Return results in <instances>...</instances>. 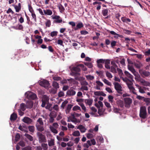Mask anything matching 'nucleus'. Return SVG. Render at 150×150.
Wrapping results in <instances>:
<instances>
[{
    "label": "nucleus",
    "mask_w": 150,
    "mask_h": 150,
    "mask_svg": "<svg viewBox=\"0 0 150 150\" xmlns=\"http://www.w3.org/2000/svg\"><path fill=\"white\" fill-rule=\"evenodd\" d=\"M79 67L78 65L76 67H72L71 69V72L70 74L71 75L75 77V80L78 81L80 80V79L78 76L80 75V72L81 71V69Z\"/></svg>",
    "instance_id": "f257e3e1"
},
{
    "label": "nucleus",
    "mask_w": 150,
    "mask_h": 150,
    "mask_svg": "<svg viewBox=\"0 0 150 150\" xmlns=\"http://www.w3.org/2000/svg\"><path fill=\"white\" fill-rule=\"evenodd\" d=\"M147 113L146 108L145 106H142L140 108L139 116L143 119L146 118L147 117Z\"/></svg>",
    "instance_id": "f03ea898"
},
{
    "label": "nucleus",
    "mask_w": 150,
    "mask_h": 150,
    "mask_svg": "<svg viewBox=\"0 0 150 150\" xmlns=\"http://www.w3.org/2000/svg\"><path fill=\"white\" fill-rule=\"evenodd\" d=\"M37 136L38 137V141L40 143H45L47 139L45 136L40 132L37 133Z\"/></svg>",
    "instance_id": "7ed1b4c3"
},
{
    "label": "nucleus",
    "mask_w": 150,
    "mask_h": 150,
    "mask_svg": "<svg viewBox=\"0 0 150 150\" xmlns=\"http://www.w3.org/2000/svg\"><path fill=\"white\" fill-rule=\"evenodd\" d=\"M26 97L30 100H35L37 97L36 94L31 92H26L25 94Z\"/></svg>",
    "instance_id": "20e7f679"
},
{
    "label": "nucleus",
    "mask_w": 150,
    "mask_h": 150,
    "mask_svg": "<svg viewBox=\"0 0 150 150\" xmlns=\"http://www.w3.org/2000/svg\"><path fill=\"white\" fill-rule=\"evenodd\" d=\"M139 72L142 77H149L150 76V72L143 69H140Z\"/></svg>",
    "instance_id": "39448f33"
},
{
    "label": "nucleus",
    "mask_w": 150,
    "mask_h": 150,
    "mask_svg": "<svg viewBox=\"0 0 150 150\" xmlns=\"http://www.w3.org/2000/svg\"><path fill=\"white\" fill-rule=\"evenodd\" d=\"M124 101L125 103V107L127 108H129L132 103V99L129 98H125Z\"/></svg>",
    "instance_id": "423d86ee"
},
{
    "label": "nucleus",
    "mask_w": 150,
    "mask_h": 150,
    "mask_svg": "<svg viewBox=\"0 0 150 150\" xmlns=\"http://www.w3.org/2000/svg\"><path fill=\"white\" fill-rule=\"evenodd\" d=\"M52 18L54 20L53 21L54 23H59L62 22V18L59 16H52Z\"/></svg>",
    "instance_id": "0eeeda50"
},
{
    "label": "nucleus",
    "mask_w": 150,
    "mask_h": 150,
    "mask_svg": "<svg viewBox=\"0 0 150 150\" xmlns=\"http://www.w3.org/2000/svg\"><path fill=\"white\" fill-rule=\"evenodd\" d=\"M69 118H70L71 122L74 123L75 124H76L77 123L80 122V120L76 118L74 114L72 113L71 114V116H69Z\"/></svg>",
    "instance_id": "6e6552de"
},
{
    "label": "nucleus",
    "mask_w": 150,
    "mask_h": 150,
    "mask_svg": "<svg viewBox=\"0 0 150 150\" xmlns=\"http://www.w3.org/2000/svg\"><path fill=\"white\" fill-rule=\"evenodd\" d=\"M39 84L45 88H47L49 86L50 83L48 81L46 80H44L39 82Z\"/></svg>",
    "instance_id": "1a4fd4ad"
},
{
    "label": "nucleus",
    "mask_w": 150,
    "mask_h": 150,
    "mask_svg": "<svg viewBox=\"0 0 150 150\" xmlns=\"http://www.w3.org/2000/svg\"><path fill=\"white\" fill-rule=\"evenodd\" d=\"M115 88L117 93H122L121 91H122V87L117 82L115 83L114 84Z\"/></svg>",
    "instance_id": "9d476101"
},
{
    "label": "nucleus",
    "mask_w": 150,
    "mask_h": 150,
    "mask_svg": "<svg viewBox=\"0 0 150 150\" xmlns=\"http://www.w3.org/2000/svg\"><path fill=\"white\" fill-rule=\"evenodd\" d=\"M127 84L129 88L130 91H132L133 94L137 95V93L134 92V91L135 90V89L132 86L133 83H132L131 81H130V82H127Z\"/></svg>",
    "instance_id": "9b49d317"
},
{
    "label": "nucleus",
    "mask_w": 150,
    "mask_h": 150,
    "mask_svg": "<svg viewBox=\"0 0 150 150\" xmlns=\"http://www.w3.org/2000/svg\"><path fill=\"white\" fill-rule=\"evenodd\" d=\"M22 121L24 122L28 125L30 124L33 122L32 119L27 117H24Z\"/></svg>",
    "instance_id": "f8f14e48"
},
{
    "label": "nucleus",
    "mask_w": 150,
    "mask_h": 150,
    "mask_svg": "<svg viewBox=\"0 0 150 150\" xmlns=\"http://www.w3.org/2000/svg\"><path fill=\"white\" fill-rule=\"evenodd\" d=\"M25 105L26 108L31 109L33 108V103L32 101L28 100L26 102Z\"/></svg>",
    "instance_id": "ddd939ff"
},
{
    "label": "nucleus",
    "mask_w": 150,
    "mask_h": 150,
    "mask_svg": "<svg viewBox=\"0 0 150 150\" xmlns=\"http://www.w3.org/2000/svg\"><path fill=\"white\" fill-rule=\"evenodd\" d=\"M83 24L81 22L78 23L77 24L76 26L74 28V30L76 31L80 29L83 27Z\"/></svg>",
    "instance_id": "4468645a"
},
{
    "label": "nucleus",
    "mask_w": 150,
    "mask_h": 150,
    "mask_svg": "<svg viewBox=\"0 0 150 150\" xmlns=\"http://www.w3.org/2000/svg\"><path fill=\"white\" fill-rule=\"evenodd\" d=\"M17 118V115L15 112L13 113L11 115L10 117V120L11 121H14L16 120Z\"/></svg>",
    "instance_id": "2eb2a0df"
},
{
    "label": "nucleus",
    "mask_w": 150,
    "mask_h": 150,
    "mask_svg": "<svg viewBox=\"0 0 150 150\" xmlns=\"http://www.w3.org/2000/svg\"><path fill=\"white\" fill-rule=\"evenodd\" d=\"M76 93L75 91L73 89H70L68 90L67 92V95L68 96H73Z\"/></svg>",
    "instance_id": "dca6fc26"
},
{
    "label": "nucleus",
    "mask_w": 150,
    "mask_h": 150,
    "mask_svg": "<svg viewBox=\"0 0 150 150\" xmlns=\"http://www.w3.org/2000/svg\"><path fill=\"white\" fill-rule=\"evenodd\" d=\"M108 11L107 9H103L102 11V14L104 16H107L105 17V19H107L108 18Z\"/></svg>",
    "instance_id": "f3484780"
},
{
    "label": "nucleus",
    "mask_w": 150,
    "mask_h": 150,
    "mask_svg": "<svg viewBox=\"0 0 150 150\" xmlns=\"http://www.w3.org/2000/svg\"><path fill=\"white\" fill-rule=\"evenodd\" d=\"M35 126L38 130L40 132H42L44 130L43 125L36 124Z\"/></svg>",
    "instance_id": "a211bd4d"
},
{
    "label": "nucleus",
    "mask_w": 150,
    "mask_h": 150,
    "mask_svg": "<svg viewBox=\"0 0 150 150\" xmlns=\"http://www.w3.org/2000/svg\"><path fill=\"white\" fill-rule=\"evenodd\" d=\"M73 106V105L71 104H69L67 105L65 110L66 113L67 114L69 113Z\"/></svg>",
    "instance_id": "6ab92c4d"
},
{
    "label": "nucleus",
    "mask_w": 150,
    "mask_h": 150,
    "mask_svg": "<svg viewBox=\"0 0 150 150\" xmlns=\"http://www.w3.org/2000/svg\"><path fill=\"white\" fill-rule=\"evenodd\" d=\"M117 103L118 106L122 108L124 107V102L123 101L121 100H119L117 101Z\"/></svg>",
    "instance_id": "aec40b11"
},
{
    "label": "nucleus",
    "mask_w": 150,
    "mask_h": 150,
    "mask_svg": "<svg viewBox=\"0 0 150 150\" xmlns=\"http://www.w3.org/2000/svg\"><path fill=\"white\" fill-rule=\"evenodd\" d=\"M77 129H79L81 132L82 133L85 132L86 130V129L85 127L81 125H79L77 127Z\"/></svg>",
    "instance_id": "412c9836"
},
{
    "label": "nucleus",
    "mask_w": 150,
    "mask_h": 150,
    "mask_svg": "<svg viewBox=\"0 0 150 150\" xmlns=\"http://www.w3.org/2000/svg\"><path fill=\"white\" fill-rule=\"evenodd\" d=\"M124 73L125 75L130 80H133V76L128 71H125L124 72Z\"/></svg>",
    "instance_id": "4be33fe9"
},
{
    "label": "nucleus",
    "mask_w": 150,
    "mask_h": 150,
    "mask_svg": "<svg viewBox=\"0 0 150 150\" xmlns=\"http://www.w3.org/2000/svg\"><path fill=\"white\" fill-rule=\"evenodd\" d=\"M128 69L133 73L134 76H136L137 74V73L136 72L135 69H134L133 67L131 66L128 67Z\"/></svg>",
    "instance_id": "5701e85b"
},
{
    "label": "nucleus",
    "mask_w": 150,
    "mask_h": 150,
    "mask_svg": "<svg viewBox=\"0 0 150 150\" xmlns=\"http://www.w3.org/2000/svg\"><path fill=\"white\" fill-rule=\"evenodd\" d=\"M25 136L30 141H33V138L32 136L30 135L25 133L24 134Z\"/></svg>",
    "instance_id": "b1692460"
},
{
    "label": "nucleus",
    "mask_w": 150,
    "mask_h": 150,
    "mask_svg": "<svg viewBox=\"0 0 150 150\" xmlns=\"http://www.w3.org/2000/svg\"><path fill=\"white\" fill-rule=\"evenodd\" d=\"M41 146L43 150H47L48 149L47 144L45 143H41Z\"/></svg>",
    "instance_id": "393cba45"
},
{
    "label": "nucleus",
    "mask_w": 150,
    "mask_h": 150,
    "mask_svg": "<svg viewBox=\"0 0 150 150\" xmlns=\"http://www.w3.org/2000/svg\"><path fill=\"white\" fill-rule=\"evenodd\" d=\"M134 65L135 67L138 69H140L141 67L143 66L142 64L139 62L135 63Z\"/></svg>",
    "instance_id": "a878e982"
},
{
    "label": "nucleus",
    "mask_w": 150,
    "mask_h": 150,
    "mask_svg": "<svg viewBox=\"0 0 150 150\" xmlns=\"http://www.w3.org/2000/svg\"><path fill=\"white\" fill-rule=\"evenodd\" d=\"M26 105L23 103L21 104L20 105V109L21 110L23 111H24L26 109Z\"/></svg>",
    "instance_id": "bb28decb"
},
{
    "label": "nucleus",
    "mask_w": 150,
    "mask_h": 150,
    "mask_svg": "<svg viewBox=\"0 0 150 150\" xmlns=\"http://www.w3.org/2000/svg\"><path fill=\"white\" fill-rule=\"evenodd\" d=\"M43 11L45 14L48 15H51L52 13V11L50 9H47L46 10H44Z\"/></svg>",
    "instance_id": "cd10ccee"
},
{
    "label": "nucleus",
    "mask_w": 150,
    "mask_h": 150,
    "mask_svg": "<svg viewBox=\"0 0 150 150\" xmlns=\"http://www.w3.org/2000/svg\"><path fill=\"white\" fill-rule=\"evenodd\" d=\"M93 102V100L91 99H86L85 101V102L89 105H92Z\"/></svg>",
    "instance_id": "c85d7f7f"
},
{
    "label": "nucleus",
    "mask_w": 150,
    "mask_h": 150,
    "mask_svg": "<svg viewBox=\"0 0 150 150\" xmlns=\"http://www.w3.org/2000/svg\"><path fill=\"white\" fill-rule=\"evenodd\" d=\"M50 128L51 132L54 134H57L58 131L56 129V128H54L53 126H51L50 127Z\"/></svg>",
    "instance_id": "c756f323"
},
{
    "label": "nucleus",
    "mask_w": 150,
    "mask_h": 150,
    "mask_svg": "<svg viewBox=\"0 0 150 150\" xmlns=\"http://www.w3.org/2000/svg\"><path fill=\"white\" fill-rule=\"evenodd\" d=\"M49 100V98L46 95H44L42 99V101L48 102Z\"/></svg>",
    "instance_id": "7c9ffc66"
},
{
    "label": "nucleus",
    "mask_w": 150,
    "mask_h": 150,
    "mask_svg": "<svg viewBox=\"0 0 150 150\" xmlns=\"http://www.w3.org/2000/svg\"><path fill=\"white\" fill-rule=\"evenodd\" d=\"M48 144L50 146H54V140L52 139H51L50 141H48Z\"/></svg>",
    "instance_id": "2f4dec72"
},
{
    "label": "nucleus",
    "mask_w": 150,
    "mask_h": 150,
    "mask_svg": "<svg viewBox=\"0 0 150 150\" xmlns=\"http://www.w3.org/2000/svg\"><path fill=\"white\" fill-rule=\"evenodd\" d=\"M57 116V112L54 111H52L49 115L50 117L55 118Z\"/></svg>",
    "instance_id": "473e14b6"
},
{
    "label": "nucleus",
    "mask_w": 150,
    "mask_h": 150,
    "mask_svg": "<svg viewBox=\"0 0 150 150\" xmlns=\"http://www.w3.org/2000/svg\"><path fill=\"white\" fill-rule=\"evenodd\" d=\"M28 129L29 131L33 133L35 131V127L34 126H29L28 127Z\"/></svg>",
    "instance_id": "72a5a7b5"
},
{
    "label": "nucleus",
    "mask_w": 150,
    "mask_h": 150,
    "mask_svg": "<svg viewBox=\"0 0 150 150\" xmlns=\"http://www.w3.org/2000/svg\"><path fill=\"white\" fill-rule=\"evenodd\" d=\"M52 86L55 88L57 89L59 87V84L57 82L53 81L52 83Z\"/></svg>",
    "instance_id": "f704fd0d"
},
{
    "label": "nucleus",
    "mask_w": 150,
    "mask_h": 150,
    "mask_svg": "<svg viewBox=\"0 0 150 150\" xmlns=\"http://www.w3.org/2000/svg\"><path fill=\"white\" fill-rule=\"evenodd\" d=\"M59 9L60 10V11L61 13L63 12L64 10L65 9L64 7L61 4L58 5L57 6Z\"/></svg>",
    "instance_id": "c9c22d12"
},
{
    "label": "nucleus",
    "mask_w": 150,
    "mask_h": 150,
    "mask_svg": "<svg viewBox=\"0 0 150 150\" xmlns=\"http://www.w3.org/2000/svg\"><path fill=\"white\" fill-rule=\"evenodd\" d=\"M37 122H38L36 124L40 125H43L44 123L43 122L42 119L41 118H39L37 120Z\"/></svg>",
    "instance_id": "e433bc0d"
},
{
    "label": "nucleus",
    "mask_w": 150,
    "mask_h": 150,
    "mask_svg": "<svg viewBox=\"0 0 150 150\" xmlns=\"http://www.w3.org/2000/svg\"><path fill=\"white\" fill-rule=\"evenodd\" d=\"M104 111V110L103 108H99L98 109V113L100 116H101L103 114Z\"/></svg>",
    "instance_id": "4c0bfd02"
},
{
    "label": "nucleus",
    "mask_w": 150,
    "mask_h": 150,
    "mask_svg": "<svg viewBox=\"0 0 150 150\" xmlns=\"http://www.w3.org/2000/svg\"><path fill=\"white\" fill-rule=\"evenodd\" d=\"M84 64L89 68H91L93 67L92 64L91 62H84Z\"/></svg>",
    "instance_id": "58836bf2"
},
{
    "label": "nucleus",
    "mask_w": 150,
    "mask_h": 150,
    "mask_svg": "<svg viewBox=\"0 0 150 150\" xmlns=\"http://www.w3.org/2000/svg\"><path fill=\"white\" fill-rule=\"evenodd\" d=\"M72 134L74 136H79L80 135V133L79 131H76L73 132Z\"/></svg>",
    "instance_id": "ea45409f"
},
{
    "label": "nucleus",
    "mask_w": 150,
    "mask_h": 150,
    "mask_svg": "<svg viewBox=\"0 0 150 150\" xmlns=\"http://www.w3.org/2000/svg\"><path fill=\"white\" fill-rule=\"evenodd\" d=\"M78 66L82 68V69L84 71H86L87 70V68L83 64H79Z\"/></svg>",
    "instance_id": "a19ab883"
},
{
    "label": "nucleus",
    "mask_w": 150,
    "mask_h": 150,
    "mask_svg": "<svg viewBox=\"0 0 150 150\" xmlns=\"http://www.w3.org/2000/svg\"><path fill=\"white\" fill-rule=\"evenodd\" d=\"M103 81L106 84H107V85L108 86H111V83L109 82L108 80H107L105 79H103Z\"/></svg>",
    "instance_id": "79ce46f5"
},
{
    "label": "nucleus",
    "mask_w": 150,
    "mask_h": 150,
    "mask_svg": "<svg viewBox=\"0 0 150 150\" xmlns=\"http://www.w3.org/2000/svg\"><path fill=\"white\" fill-rule=\"evenodd\" d=\"M69 24L72 26V29L74 30V28H75L76 24L75 22L73 21H71L69 22Z\"/></svg>",
    "instance_id": "37998d69"
},
{
    "label": "nucleus",
    "mask_w": 150,
    "mask_h": 150,
    "mask_svg": "<svg viewBox=\"0 0 150 150\" xmlns=\"http://www.w3.org/2000/svg\"><path fill=\"white\" fill-rule=\"evenodd\" d=\"M52 105L49 103L47 104V106L45 107V108L46 109H48L50 111L52 110V109L51 108Z\"/></svg>",
    "instance_id": "c03bdc74"
},
{
    "label": "nucleus",
    "mask_w": 150,
    "mask_h": 150,
    "mask_svg": "<svg viewBox=\"0 0 150 150\" xmlns=\"http://www.w3.org/2000/svg\"><path fill=\"white\" fill-rule=\"evenodd\" d=\"M117 71L119 72V74L120 75V78H122V75L123 74L122 72V71L121 69H120L119 68H117Z\"/></svg>",
    "instance_id": "a18cd8bd"
},
{
    "label": "nucleus",
    "mask_w": 150,
    "mask_h": 150,
    "mask_svg": "<svg viewBox=\"0 0 150 150\" xmlns=\"http://www.w3.org/2000/svg\"><path fill=\"white\" fill-rule=\"evenodd\" d=\"M117 68L111 66L110 68V69L111 68V71L113 73H116L117 72L116 69H117Z\"/></svg>",
    "instance_id": "49530a36"
},
{
    "label": "nucleus",
    "mask_w": 150,
    "mask_h": 150,
    "mask_svg": "<svg viewBox=\"0 0 150 150\" xmlns=\"http://www.w3.org/2000/svg\"><path fill=\"white\" fill-rule=\"evenodd\" d=\"M51 21L50 20H47V21L45 23V25L46 27H49L51 25Z\"/></svg>",
    "instance_id": "de8ad7c7"
},
{
    "label": "nucleus",
    "mask_w": 150,
    "mask_h": 150,
    "mask_svg": "<svg viewBox=\"0 0 150 150\" xmlns=\"http://www.w3.org/2000/svg\"><path fill=\"white\" fill-rule=\"evenodd\" d=\"M68 102L67 100H65L63 102L62 104L61 105V107L63 108L64 109V107L66 105V104H67Z\"/></svg>",
    "instance_id": "09e8293b"
},
{
    "label": "nucleus",
    "mask_w": 150,
    "mask_h": 150,
    "mask_svg": "<svg viewBox=\"0 0 150 150\" xmlns=\"http://www.w3.org/2000/svg\"><path fill=\"white\" fill-rule=\"evenodd\" d=\"M31 16L32 17V18L33 19L34 21L35 22H37V18L35 14V12L33 13H32Z\"/></svg>",
    "instance_id": "8fccbe9b"
},
{
    "label": "nucleus",
    "mask_w": 150,
    "mask_h": 150,
    "mask_svg": "<svg viewBox=\"0 0 150 150\" xmlns=\"http://www.w3.org/2000/svg\"><path fill=\"white\" fill-rule=\"evenodd\" d=\"M72 110L73 111H76V110H81V109L80 107H79V106L78 105H76V106H74L73 107V109H72Z\"/></svg>",
    "instance_id": "3c124183"
},
{
    "label": "nucleus",
    "mask_w": 150,
    "mask_h": 150,
    "mask_svg": "<svg viewBox=\"0 0 150 150\" xmlns=\"http://www.w3.org/2000/svg\"><path fill=\"white\" fill-rule=\"evenodd\" d=\"M28 9L31 13L34 12V11L33 8V7L30 5L28 4Z\"/></svg>",
    "instance_id": "603ef678"
},
{
    "label": "nucleus",
    "mask_w": 150,
    "mask_h": 150,
    "mask_svg": "<svg viewBox=\"0 0 150 150\" xmlns=\"http://www.w3.org/2000/svg\"><path fill=\"white\" fill-rule=\"evenodd\" d=\"M20 137V134L18 133H17L15 137V140L16 142H18L19 139Z\"/></svg>",
    "instance_id": "864d4df0"
},
{
    "label": "nucleus",
    "mask_w": 150,
    "mask_h": 150,
    "mask_svg": "<svg viewBox=\"0 0 150 150\" xmlns=\"http://www.w3.org/2000/svg\"><path fill=\"white\" fill-rule=\"evenodd\" d=\"M50 92L53 94H55L57 92V89L56 88H51L50 90Z\"/></svg>",
    "instance_id": "5fc2aeb1"
},
{
    "label": "nucleus",
    "mask_w": 150,
    "mask_h": 150,
    "mask_svg": "<svg viewBox=\"0 0 150 150\" xmlns=\"http://www.w3.org/2000/svg\"><path fill=\"white\" fill-rule=\"evenodd\" d=\"M88 90V87L86 86H82L80 88V90L83 91L84 90L87 91Z\"/></svg>",
    "instance_id": "6e6d98bb"
},
{
    "label": "nucleus",
    "mask_w": 150,
    "mask_h": 150,
    "mask_svg": "<svg viewBox=\"0 0 150 150\" xmlns=\"http://www.w3.org/2000/svg\"><path fill=\"white\" fill-rule=\"evenodd\" d=\"M81 85L82 86H86L88 85V83L86 81H83L81 82Z\"/></svg>",
    "instance_id": "4d7b16f0"
},
{
    "label": "nucleus",
    "mask_w": 150,
    "mask_h": 150,
    "mask_svg": "<svg viewBox=\"0 0 150 150\" xmlns=\"http://www.w3.org/2000/svg\"><path fill=\"white\" fill-rule=\"evenodd\" d=\"M106 76L109 78H112V76L111 74L108 71L106 72Z\"/></svg>",
    "instance_id": "13d9d810"
},
{
    "label": "nucleus",
    "mask_w": 150,
    "mask_h": 150,
    "mask_svg": "<svg viewBox=\"0 0 150 150\" xmlns=\"http://www.w3.org/2000/svg\"><path fill=\"white\" fill-rule=\"evenodd\" d=\"M58 33L56 31H54L51 32L50 33V35L52 37H53L54 36H56Z\"/></svg>",
    "instance_id": "bf43d9fd"
},
{
    "label": "nucleus",
    "mask_w": 150,
    "mask_h": 150,
    "mask_svg": "<svg viewBox=\"0 0 150 150\" xmlns=\"http://www.w3.org/2000/svg\"><path fill=\"white\" fill-rule=\"evenodd\" d=\"M15 9L16 10V11L17 12H18L21 9V8H20L18 6H17V5H14V6Z\"/></svg>",
    "instance_id": "052dcab7"
},
{
    "label": "nucleus",
    "mask_w": 150,
    "mask_h": 150,
    "mask_svg": "<svg viewBox=\"0 0 150 150\" xmlns=\"http://www.w3.org/2000/svg\"><path fill=\"white\" fill-rule=\"evenodd\" d=\"M81 34L83 35H86L88 33V31L85 30H82L80 31V32Z\"/></svg>",
    "instance_id": "680f3d73"
},
{
    "label": "nucleus",
    "mask_w": 150,
    "mask_h": 150,
    "mask_svg": "<svg viewBox=\"0 0 150 150\" xmlns=\"http://www.w3.org/2000/svg\"><path fill=\"white\" fill-rule=\"evenodd\" d=\"M86 77L87 79L90 80H93L94 79V77L93 76H92L90 75L86 76Z\"/></svg>",
    "instance_id": "e2e57ef3"
},
{
    "label": "nucleus",
    "mask_w": 150,
    "mask_h": 150,
    "mask_svg": "<svg viewBox=\"0 0 150 150\" xmlns=\"http://www.w3.org/2000/svg\"><path fill=\"white\" fill-rule=\"evenodd\" d=\"M54 80L56 81H61V78L60 77L58 76H54L53 78Z\"/></svg>",
    "instance_id": "0e129e2a"
},
{
    "label": "nucleus",
    "mask_w": 150,
    "mask_h": 150,
    "mask_svg": "<svg viewBox=\"0 0 150 150\" xmlns=\"http://www.w3.org/2000/svg\"><path fill=\"white\" fill-rule=\"evenodd\" d=\"M105 61V59H98L96 62H98L101 64H104V63Z\"/></svg>",
    "instance_id": "69168bd1"
},
{
    "label": "nucleus",
    "mask_w": 150,
    "mask_h": 150,
    "mask_svg": "<svg viewBox=\"0 0 150 150\" xmlns=\"http://www.w3.org/2000/svg\"><path fill=\"white\" fill-rule=\"evenodd\" d=\"M18 144L22 147H24L25 145V142L23 141H20Z\"/></svg>",
    "instance_id": "338daca9"
},
{
    "label": "nucleus",
    "mask_w": 150,
    "mask_h": 150,
    "mask_svg": "<svg viewBox=\"0 0 150 150\" xmlns=\"http://www.w3.org/2000/svg\"><path fill=\"white\" fill-rule=\"evenodd\" d=\"M144 54L145 56H149L150 55V49H149L147 51L145 52Z\"/></svg>",
    "instance_id": "774afa93"
}]
</instances>
